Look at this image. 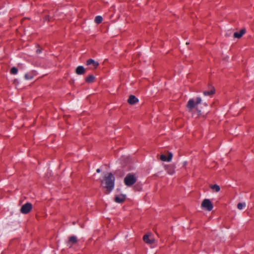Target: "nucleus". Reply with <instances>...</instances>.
<instances>
[{"label":"nucleus","mask_w":254,"mask_h":254,"mask_svg":"<svg viewBox=\"0 0 254 254\" xmlns=\"http://www.w3.org/2000/svg\"><path fill=\"white\" fill-rule=\"evenodd\" d=\"M245 206H246V203L245 202L239 203L237 205V208L240 210L242 209Z\"/></svg>","instance_id":"19"},{"label":"nucleus","mask_w":254,"mask_h":254,"mask_svg":"<svg viewBox=\"0 0 254 254\" xmlns=\"http://www.w3.org/2000/svg\"><path fill=\"white\" fill-rule=\"evenodd\" d=\"M86 65H91L92 66H91L90 68L91 69H95L98 66L99 63L98 62L95 61L90 59L87 61Z\"/></svg>","instance_id":"7"},{"label":"nucleus","mask_w":254,"mask_h":254,"mask_svg":"<svg viewBox=\"0 0 254 254\" xmlns=\"http://www.w3.org/2000/svg\"><path fill=\"white\" fill-rule=\"evenodd\" d=\"M32 209L31 203L27 202L23 205L20 208V212L22 214H26L29 213Z\"/></svg>","instance_id":"4"},{"label":"nucleus","mask_w":254,"mask_h":254,"mask_svg":"<svg viewBox=\"0 0 254 254\" xmlns=\"http://www.w3.org/2000/svg\"><path fill=\"white\" fill-rule=\"evenodd\" d=\"M137 177L134 174L129 173L124 178V183L127 187H130L136 183Z\"/></svg>","instance_id":"2"},{"label":"nucleus","mask_w":254,"mask_h":254,"mask_svg":"<svg viewBox=\"0 0 254 254\" xmlns=\"http://www.w3.org/2000/svg\"><path fill=\"white\" fill-rule=\"evenodd\" d=\"M151 234H146L143 237V240L147 244L152 245L155 243V239L150 238Z\"/></svg>","instance_id":"6"},{"label":"nucleus","mask_w":254,"mask_h":254,"mask_svg":"<svg viewBox=\"0 0 254 254\" xmlns=\"http://www.w3.org/2000/svg\"><path fill=\"white\" fill-rule=\"evenodd\" d=\"M128 103L130 105H133L138 102V99L134 95H130L127 100Z\"/></svg>","instance_id":"9"},{"label":"nucleus","mask_w":254,"mask_h":254,"mask_svg":"<svg viewBox=\"0 0 254 254\" xmlns=\"http://www.w3.org/2000/svg\"><path fill=\"white\" fill-rule=\"evenodd\" d=\"M85 70L82 66H78L76 68V73L77 74H83L85 73Z\"/></svg>","instance_id":"14"},{"label":"nucleus","mask_w":254,"mask_h":254,"mask_svg":"<svg viewBox=\"0 0 254 254\" xmlns=\"http://www.w3.org/2000/svg\"><path fill=\"white\" fill-rule=\"evenodd\" d=\"M245 29H241L239 32H235L234 34V37L235 38H240L245 33Z\"/></svg>","instance_id":"13"},{"label":"nucleus","mask_w":254,"mask_h":254,"mask_svg":"<svg viewBox=\"0 0 254 254\" xmlns=\"http://www.w3.org/2000/svg\"><path fill=\"white\" fill-rule=\"evenodd\" d=\"M41 52V49H37V51H36V53L37 54H39Z\"/></svg>","instance_id":"22"},{"label":"nucleus","mask_w":254,"mask_h":254,"mask_svg":"<svg viewBox=\"0 0 254 254\" xmlns=\"http://www.w3.org/2000/svg\"><path fill=\"white\" fill-rule=\"evenodd\" d=\"M17 72H18V70H17V68H16L15 67H12L10 70V73L12 74H17Z\"/></svg>","instance_id":"20"},{"label":"nucleus","mask_w":254,"mask_h":254,"mask_svg":"<svg viewBox=\"0 0 254 254\" xmlns=\"http://www.w3.org/2000/svg\"><path fill=\"white\" fill-rule=\"evenodd\" d=\"M24 77H25V78L27 80L31 79L33 78V76L29 75L28 74H25Z\"/></svg>","instance_id":"21"},{"label":"nucleus","mask_w":254,"mask_h":254,"mask_svg":"<svg viewBox=\"0 0 254 254\" xmlns=\"http://www.w3.org/2000/svg\"><path fill=\"white\" fill-rule=\"evenodd\" d=\"M100 171H100V169H97V170H96V172H97V173H100Z\"/></svg>","instance_id":"23"},{"label":"nucleus","mask_w":254,"mask_h":254,"mask_svg":"<svg viewBox=\"0 0 254 254\" xmlns=\"http://www.w3.org/2000/svg\"><path fill=\"white\" fill-rule=\"evenodd\" d=\"M77 242V237L74 236H70L67 242V245L69 248H71L72 245L76 244Z\"/></svg>","instance_id":"8"},{"label":"nucleus","mask_w":254,"mask_h":254,"mask_svg":"<svg viewBox=\"0 0 254 254\" xmlns=\"http://www.w3.org/2000/svg\"><path fill=\"white\" fill-rule=\"evenodd\" d=\"M95 77L92 75H90L88 76L85 80L88 83H92L94 81Z\"/></svg>","instance_id":"15"},{"label":"nucleus","mask_w":254,"mask_h":254,"mask_svg":"<svg viewBox=\"0 0 254 254\" xmlns=\"http://www.w3.org/2000/svg\"><path fill=\"white\" fill-rule=\"evenodd\" d=\"M73 225H74V224H75V222H73Z\"/></svg>","instance_id":"24"},{"label":"nucleus","mask_w":254,"mask_h":254,"mask_svg":"<svg viewBox=\"0 0 254 254\" xmlns=\"http://www.w3.org/2000/svg\"><path fill=\"white\" fill-rule=\"evenodd\" d=\"M172 157H173L172 154L170 153L167 157H166V155H165L164 154H162L160 155V158L162 161L169 162L171 160Z\"/></svg>","instance_id":"11"},{"label":"nucleus","mask_w":254,"mask_h":254,"mask_svg":"<svg viewBox=\"0 0 254 254\" xmlns=\"http://www.w3.org/2000/svg\"><path fill=\"white\" fill-rule=\"evenodd\" d=\"M211 188L215 190L216 192H218L220 190V188L217 185H214L211 186Z\"/></svg>","instance_id":"18"},{"label":"nucleus","mask_w":254,"mask_h":254,"mask_svg":"<svg viewBox=\"0 0 254 254\" xmlns=\"http://www.w3.org/2000/svg\"><path fill=\"white\" fill-rule=\"evenodd\" d=\"M103 18L101 16H97L95 18V22L97 24H99L102 22Z\"/></svg>","instance_id":"17"},{"label":"nucleus","mask_w":254,"mask_h":254,"mask_svg":"<svg viewBox=\"0 0 254 254\" xmlns=\"http://www.w3.org/2000/svg\"><path fill=\"white\" fill-rule=\"evenodd\" d=\"M126 199V195L124 194H121L117 195L115 197V201L117 203H122Z\"/></svg>","instance_id":"10"},{"label":"nucleus","mask_w":254,"mask_h":254,"mask_svg":"<svg viewBox=\"0 0 254 254\" xmlns=\"http://www.w3.org/2000/svg\"><path fill=\"white\" fill-rule=\"evenodd\" d=\"M215 93V89L214 87H211L210 88V91H205L203 92V94L205 96H211Z\"/></svg>","instance_id":"12"},{"label":"nucleus","mask_w":254,"mask_h":254,"mask_svg":"<svg viewBox=\"0 0 254 254\" xmlns=\"http://www.w3.org/2000/svg\"><path fill=\"white\" fill-rule=\"evenodd\" d=\"M201 207L208 211H211L213 208V204L209 199H205L201 203Z\"/></svg>","instance_id":"5"},{"label":"nucleus","mask_w":254,"mask_h":254,"mask_svg":"<svg viewBox=\"0 0 254 254\" xmlns=\"http://www.w3.org/2000/svg\"><path fill=\"white\" fill-rule=\"evenodd\" d=\"M201 102V99L200 97H197L196 100L194 99H190L188 102L187 107L189 111H191L193 108H196L198 104H200Z\"/></svg>","instance_id":"3"},{"label":"nucleus","mask_w":254,"mask_h":254,"mask_svg":"<svg viewBox=\"0 0 254 254\" xmlns=\"http://www.w3.org/2000/svg\"><path fill=\"white\" fill-rule=\"evenodd\" d=\"M115 177L111 173H108L104 177L101 185L106 189L105 193H110L114 188Z\"/></svg>","instance_id":"1"},{"label":"nucleus","mask_w":254,"mask_h":254,"mask_svg":"<svg viewBox=\"0 0 254 254\" xmlns=\"http://www.w3.org/2000/svg\"><path fill=\"white\" fill-rule=\"evenodd\" d=\"M167 170L168 173L170 175L173 174L175 172L174 167L171 166H169L167 167Z\"/></svg>","instance_id":"16"}]
</instances>
